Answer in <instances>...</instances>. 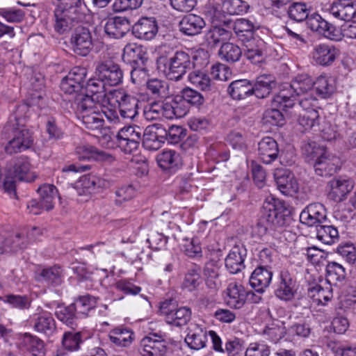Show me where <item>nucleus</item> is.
<instances>
[{
	"label": "nucleus",
	"instance_id": "obj_30",
	"mask_svg": "<svg viewBox=\"0 0 356 356\" xmlns=\"http://www.w3.org/2000/svg\"><path fill=\"white\" fill-rule=\"evenodd\" d=\"M188 333L185 337V342L188 346L193 350H200L206 346L207 341V332L197 324H191L187 329Z\"/></svg>",
	"mask_w": 356,
	"mask_h": 356
},
{
	"label": "nucleus",
	"instance_id": "obj_24",
	"mask_svg": "<svg viewBox=\"0 0 356 356\" xmlns=\"http://www.w3.org/2000/svg\"><path fill=\"white\" fill-rule=\"evenodd\" d=\"M313 86L314 81L307 74H301L295 76L291 82L284 86L282 90L289 91V95L293 96L294 103L296 104L295 95L314 91Z\"/></svg>",
	"mask_w": 356,
	"mask_h": 356
},
{
	"label": "nucleus",
	"instance_id": "obj_45",
	"mask_svg": "<svg viewBox=\"0 0 356 356\" xmlns=\"http://www.w3.org/2000/svg\"><path fill=\"white\" fill-rule=\"evenodd\" d=\"M302 151L306 161L312 165L327 152L324 147L318 145L316 142H308L304 144Z\"/></svg>",
	"mask_w": 356,
	"mask_h": 356
},
{
	"label": "nucleus",
	"instance_id": "obj_49",
	"mask_svg": "<svg viewBox=\"0 0 356 356\" xmlns=\"http://www.w3.org/2000/svg\"><path fill=\"white\" fill-rule=\"evenodd\" d=\"M189 82L203 91L212 90L213 84L209 75L204 72L195 70L191 72L188 76Z\"/></svg>",
	"mask_w": 356,
	"mask_h": 356
},
{
	"label": "nucleus",
	"instance_id": "obj_55",
	"mask_svg": "<svg viewBox=\"0 0 356 356\" xmlns=\"http://www.w3.org/2000/svg\"><path fill=\"white\" fill-rule=\"evenodd\" d=\"M319 114L317 110L303 111L300 113L297 120L298 124L302 127V131H307L312 129L314 126L318 124Z\"/></svg>",
	"mask_w": 356,
	"mask_h": 356
},
{
	"label": "nucleus",
	"instance_id": "obj_25",
	"mask_svg": "<svg viewBox=\"0 0 356 356\" xmlns=\"http://www.w3.org/2000/svg\"><path fill=\"white\" fill-rule=\"evenodd\" d=\"M19 347L29 356H45L47 352L44 342L29 333H25L20 339Z\"/></svg>",
	"mask_w": 356,
	"mask_h": 356
},
{
	"label": "nucleus",
	"instance_id": "obj_41",
	"mask_svg": "<svg viewBox=\"0 0 356 356\" xmlns=\"http://www.w3.org/2000/svg\"><path fill=\"white\" fill-rule=\"evenodd\" d=\"M76 312V306L71 304L67 307H58L55 315L60 321L74 330L78 326Z\"/></svg>",
	"mask_w": 356,
	"mask_h": 356
},
{
	"label": "nucleus",
	"instance_id": "obj_23",
	"mask_svg": "<svg viewBox=\"0 0 356 356\" xmlns=\"http://www.w3.org/2000/svg\"><path fill=\"white\" fill-rule=\"evenodd\" d=\"M58 13H62L60 16L63 18H71V21L78 22L82 17L81 1V0H58V3L54 10V15H58Z\"/></svg>",
	"mask_w": 356,
	"mask_h": 356
},
{
	"label": "nucleus",
	"instance_id": "obj_56",
	"mask_svg": "<svg viewBox=\"0 0 356 356\" xmlns=\"http://www.w3.org/2000/svg\"><path fill=\"white\" fill-rule=\"evenodd\" d=\"M232 37V32L225 28L215 26L211 29L207 34V39L209 43L216 45L220 42H226Z\"/></svg>",
	"mask_w": 356,
	"mask_h": 356
},
{
	"label": "nucleus",
	"instance_id": "obj_53",
	"mask_svg": "<svg viewBox=\"0 0 356 356\" xmlns=\"http://www.w3.org/2000/svg\"><path fill=\"white\" fill-rule=\"evenodd\" d=\"M71 186L77 191L79 195L90 193L97 187L96 176L84 175Z\"/></svg>",
	"mask_w": 356,
	"mask_h": 356
},
{
	"label": "nucleus",
	"instance_id": "obj_15",
	"mask_svg": "<svg viewBox=\"0 0 356 356\" xmlns=\"http://www.w3.org/2000/svg\"><path fill=\"white\" fill-rule=\"evenodd\" d=\"M326 220V209L321 203L305 207L300 215V221L309 227L321 225Z\"/></svg>",
	"mask_w": 356,
	"mask_h": 356
},
{
	"label": "nucleus",
	"instance_id": "obj_47",
	"mask_svg": "<svg viewBox=\"0 0 356 356\" xmlns=\"http://www.w3.org/2000/svg\"><path fill=\"white\" fill-rule=\"evenodd\" d=\"M316 237L325 244L331 245L339 240V232L332 225H317Z\"/></svg>",
	"mask_w": 356,
	"mask_h": 356
},
{
	"label": "nucleus",
	"instance_id": "obj_20",
	"mask_svg": "<svg viewBox=\"0 0 356 356\" xmlns=\"http://www.w3.org/2000/svg\"><path fill=\"white\" fill-rule=\"evenodd\" d=\"M316 175L321 177H330L340 169L339 157L326 152L313 165Z\"/></svg>",
	"mask_w": 356,
	"mask_h": 356
},
{
	"label": "nucleus",
	"instance_id": "obj_32",
	"mask_svg": "<svg viewBox=\"0 0 356 356\" xmlns=\"http://www.w3.org/2000/svg\"><path fill=\"white\" fill-rule=\"evenodd\" d=\"M33 328L46 335H51L56 330V321L50 312L42 311L34 315L33 318Z\"/></svg>",
	"mask_w": 356,
	"mask_h": 356
},
{
	"label": "nucleus",
	"instance_id": "obj_34",
	"mask_svg": "<svg viewBox=\"0 0 356 356\" xmlns=\"http://www.w3.org/2000/svg\"><path fill=\"white\" fill-rule=\"evenodd\" d=\"M253 83L248 79L232 81L227 88V93L233 99L241 100L253 95Z\"/></svg>",
	"mask_w": 356,
	"mask_h": 356
},
{
	"label": "nucleus",
	"instance_id": "obj_52",
	"mask_svg": "<svg viewBox=\"0 0 356 356\" xmlns=\"http://www.w3.org/2000/svg\"><path fill=\"white\" fill-rule=\"evenodd\" d=\"M316 93L323 98L329 97L335 90L334 81L325 76H320L314 82Z\"/></svg>",
	"mask_w": 356,
	"mask_h": 356
},
{
	"label": "nucleus",
	"instance_id": "obj_42",
	"mask_svg": "<svg viewBox=\"0 0 356 356\" xmlns=\"http://www.w3.org/2000/svg\"><path fill=\"white\" fill-rule=\"evenodd\" d=\"M38 276L39 281L51 286H58L63 281L62 270L57 266L42 269Z\"/></svg>",
	"mask_w": 356,
	"mask_h": 356
},
{
	"label": "nucleus",
	"instance_id": "obj_9",
	"mask_svg": "<svg viewBox=\"0 0 356 356\" xmlns=\"http://www.w3.org/2000/svg\"><path fill=\"white\" fill-rule=\"evenodd\" d=\"M298 288L296 278L287 270H281L275 284V296L282 300L290 301L295 298Z\"/></svg>",
	"mask_w": 356,
	"mask_h": 356
},
{
	"label": "nucleus",
	"instance_id": "obj_26",
	"mask_svg": "<svg viewBox=\"0 0 356 356\" xmlns=\"http://www.w3.org/2000/svg\"><path fill=\"white\" fill-rule=\"evenodd\" d=\"M330 191V197L336 202H341L346 196L353 190V182L351 179L345 177H337L329 182Z\"/></svg>",
	"mask_w": 356,
	"mask_h": 356
},
{
	"label": "nucleus",
	"instance_id": "obj_8",
	"mask_svg": "<svg viewBox=\"0 0 356 356\" xmlns=\"http://www.w3.org/2000/svg\"><path fill=\"white\" fill-rule=\"evenodd\" d=\"M295 106L293 96L289 95V91L280 90V91L273 96L271 99V107L270 111H266V118H271L272 124H278L282 120L281 110L287 111L288 109Z\"/></svg>",
	"mask_w": 356,
	"mask_h": 356
},
{
	"label": "nucleus",
	"instance_id": "obj_31",
	"mask_svg": "<svg viewBox=\"0 0 356 356\" xmlns=\"http://www.w3.org/2000/svg\"><path fill=\"white\" fill-rule=\"evenodd\" d=\"M129 21L126 17H115L107 21L104 26V32L111 38L120 39L129 31Z\"/></svg>",
	"mask_w": 356,
	"mask_h": 356
},
{
	"label": "nucleus",
	"instance_id": "obj_5",
	"mask_svg": "<svg viewBox=\"0 0 356 356\" xmlns=\"http://www.w3.org/2000/svg\"><path fill=\"white\" fill-rule=\"evenodd\" d=\"M160 315L164 316L165 322L175 327H182L190 321L191 309L188 307H177L176 302L172 299L165 300L161 302Z\"/></svg>",
	"mask_w": 356,
	"mask_h": 356
},
{
	"label": "nucleus",
	"instance_id": "obj_43",
	"mask_svg": "<svg viewBox=\"0 0 356 356\" xmlns=\"http://www.w3.org/2000/svg\"><path fill=\"white\" fill-rule=\"evenodd\" d=\"M218 56L222 60L234 63L239 60L242 51L238 45L232 42H224L218 51Z\"/></svg>",
	"mask_w": 356,
	"mask_h": 356
},
{
	"label": "nucleus",
	"instance_id": "obj_61",
	"mask_svg": "<svg viewBox=\"0 0 356 356\" xmlns=\"http://www.w3.org/2000/svg\"><path fill=\"white\" fill-rule=\"evenodd\" d=\"M296 96V101H298V105L304 111L310 110H316L318 106V99L314 95V91L298 95Z\"/></svg>",
	"mask_w": 356,
	"mask_h": 356
},
{
	"label": "nucleus",
	"instance_id": "obj_13",
	"mask_svg": "<svg viewBox=\"0 0 356 356\" xmlns=\"http://www.w3.org/2000/svg\"><path fill=\"white\" fill-rule=\"evenodd\" d=\"M159 30L158 23L154 17H143L132 26V33L140 40L154 39Z\"/></svg>",
	"mask_w": 356,
	"mask_h": 356
},
{
	"label": "nucleus",
	"instance_id": "obj_48",
	"mask_svg": "<svg viewBox=\"0 0 356 356\" xmlns=\"http://www.w3.org/2000/svg\"><path fill=\"white\" fill-rule=\"evenodd\" d=\"M133 334L129 329L116 327L111 331L109 339L116 346L126 347L131 343Z\"/></svg>",
	"mask_w": 356,
	"mask_h": 356
},
{
	"label": "nucleus",
	"instance_id": "obj_57",
	"mask_svg": "<svg viewBox=\"0 0 356 356\" xmlns=\"http://www.w3.org/2000/svg\"><path fill=\"white\" fill-rule=\"evenodd\" d=\"M250 6L243 0H226L222 3L223 11L231 15L247 13Z\"/></svg>",
	"mask_w": 356,
	"mask_h": 356
},
{
	"label": "nucleus",
	"instance_id": "obj_60",
	"mask_svg": "<svg viewBox=\"0 0 356 356\" xmlns=\"http://www.w3.org/2000/svg\"><path fill=\"white\" fill-rule=\"evenodd\" d=\"M225 347V352L229 356H241L245 350V341L238 337H232L227 340Z\"/></svg>",
	"mask_w": 356,
	"mask_h": 356
},
{
	"label": "nucleus",
	"instance_id": "obj_18",
	"mask_svg": "<svg viewBox=\"0 0 356 356\" xmlns=\"http://www.w3.org/2000/svg\"><path fill=\"white\" fill-rule=\"evenodd\" d=\"M161 335L153 334L141 341L140 353L143 356H163L166 352V346Z\"/></svg>",
	"mask_w": 356,
	"mask_h": 356
},
{
	"label": "nucleus",
	"instance_id": "obj_36",
	"mask_svg": "<svg viewBox=\"0 0 356 356\" xmlns=\"http://www.w3.org/2000/svg\"><path fill=\"white\" fill-rule=\"evenodd\" d=\"M122 59L132 66L145 65L147 61V53L140 45L128 44L124 48Z\"/></svg>",
	"mask_w": 356,
	"mask_h": 356
},
{
	"label": "nucleus",
	"instance_id": "obj_11",
	"mask_svg": "<svg viewBox=\"0 0 356 356\" xmlns=\"http://www.w3.org/2000/svg\"><path fill=\"white\" fill-rule=\"evenodd\" d=\"M8 174L19 181L26 182H32L36 177L30 171V163L26 156L13 158L8 164Z\"/></svg>",
	"mask_w": 356,
	"mask_h": 356
},
{
	"label": "nucleus",
	"instance_id": "obj_50",
	"mask_svg": "<svg viewBox=\"0 0 356 356\" xmlns=\"http://www.w3.org/2000/svg\"><path fill=\"white\" fill-rule=\"evenodd\" d=\"M83 343L81 332H65L62 337V345L68 351H77Z\"/></svg>",
	"mask_w": 356,
	"mask_h": 356
},
{
	"label": "nucleus",
	"instance_id": "obj_12",
	"mask_svg": "<svg viewBox=\"0 0 356 356\" xmlns=\"http://www.w3.org/2000/svg\"><path fill=\"white\" fill-rule=\"evenodd\" d=\"M118 102L120 116L125 119H133L138 114L139 100L122 90H114Z\"/></svg>",
	"mask_w": 356,
	"mask_h": 356
},
{
	"label": "nucleus",
	"instance_id": "obj_10",
	"mask_svg": "<svg viewBox=\"0 0 356 356\" xmlns=\"http://www.w3.org/2000/svg\"><path fill=\"white\" fill-rule=\"evenodd\" d=\"M95 75L107 86H117L122 83L123 72L119 65L112 62H102L97 65Z\"/></svg>",
	"mask_w": 356,
	"mask_h": 356
},
{
	"label": "nucleus",
	"instance_id": "obj_64",
	"mask_svg": "<svg viewBox=\"0 0 356 356\" xmlns=\"http://www.w3.org/2000/svg\"><path fill=\"white\" fill-rule=\"evenodd\" d=\"M115 204L118 206L131 200L136 195V188L133 184L123 186L116 190Z\"/></svg>",
	"mask_w": 356,
	"mask_h": 356
},
{
	"label": "nucleus",
	"instance_id": "obj_1",
	"mask_svg": "<svg viewBox=\"0 0 356 356\" xmlns=\"http://www.w3.org/2000/svg\"><path fill=\"white\" fill-rule=\"evenodd\" d=\"M158 70L169 80L179 81L194 67L191 56L184 51H168L159 56L156 60Z\"/></svg>",
	"mask_w": 356,
	"mask_h": 356
},
{
	"label": "nucleus",
	"instance_id": "obj_35",
	"mask_svg": "<svg viewBox=\"0 0 356 356\" xmlns=\"http://www.w3.org/2000/svg\"><path fill=\"white\" fill-rule=\"evenodd\" d=\"M227 295V305L235 309H241L247 300V291L242 285L235 282H232L228 285Z\"/></svg>",
	"mask_w": 356,
	"mask_h": 356
},
{
	"label": "nucleus",
	"instance_id": "obj_33",
	"mask_svg": "<svg viewBox=\"0 0 356 356\" xmlns=\"http://www.w3.org/2000/svg\"><path fill=\"white\" fill-rule=\"evenodd\" d=\"M76 153L79 160H94L98 161H113V157L104 151L99 150L95 147L89 145H81L76 147Z\"/></svg>",
	"mask_w": 356,
	"mask_h": 356
},
{
	"label": "nucleus",
	"instance_id": "obj_4",
	"mask_svg": "<svg viewBox=\"0 0 356 356\" xmlns=\"http://www.w3.org/2000/svg\"><path fill=\"white\" fill-rule=\"evenodd\" d=\"M289 214V211L284 202L269 197L263 203L260 218L270 226V228L280 232L286 223Z\"/></svg>",
	"mask_w": 356,
	"mask_h": 356
},
{
	"label": "nucleus",
	"instance_id": "obj_19",
	"mask_svg": "<svg viewBox=\"0 0 356 356\" xmlns=\"http://www.w3.org/2000/svg\"><path fill=\"white\" fill-rule=\"evenodd\" d=\"M278 154V144L272 137H264L258 143V158L264 163L270 164L273 163L277 158Z\"/></svg>",
	"mask_w": 356,
	"mask_h": 356
},
{
	"label": "nucleus",
	"instance_id": "obj_59",
	"mask_svg": "<svg viewBox=\"0 0 356 356\" xmlns=\"http://www.w3.org/2000/svg\"><path fill=\"white\" fill-rule=\"evenodd\" d=\"M155 127H147L143 134V145L149 150H157L163 144L154 133Z\"/></svg>",
	"mask_w": 356,
	"mask_h": 356
},
{
	"label": "nucleus",
	"instance_id": "obj_63",
	"mask_svg": "<svg viewBox=\"0 0 356 356\" xmlns=\"http://www.w3.org/2000/svg\"><path fill=\"white\" fill-rule=\"evenodd\" d=\"M97 300L98 298L87 294L79 297L72 304L76 306V310L79 309L81 313L85 314L97 306Z\"/></svg>",
	"mask_w": 356,
	"mask_h": 356
},
{
	"label": "nucleus",
	"instance_id": "obj_28",
	"mask_svg": "<svg viewBox=\"0 0 356 356\" xmlns=\"http://www.w3.org/2000/svg\"><path fill=\"white\" fill-rule=\"evenodd\" d=\"M159 166L163 170L175 172L182 165L180 154L172 149H164L156 156Z\"/></svg>",
	"mask_w": 356,
	"mask_h": 356
},
{
	"label": "nucleus",
	"instance_id": "obj_2",
	"mask_svg": "<svg viewBox=\"0 0 356 356\" xmlns=\"http://www.w3.org/2000/svg\"><path fill=\"white\" fill-rule=\"evenodd\" d=\"M77 118L81 120L86 128L90 130L101 129L104 124L100 108L101 105L95 102L92 96L79 94L73 102Z\"/></svg>",
	"mask_w": 356,
	"mask_h": 356
},
{
	"label": "nucleus",
	"instance_id": "obj_29",
	"mask_svg": "<svg viewBox=\"0 0 356 356\" xmlns=\"http://www.w3.org/2000/svg\"><path fill=\"white\" fill-rule=\"evenodd\" d=\"M205 25L203 18L195 14L185 15L179 24L180 31L188 36L200 34Z\"/></svg>",
	"mask_w": 356,
	"mask_h": 356
},
{
	"label": "nucleus",
	"instance_id": "obj_16",
	"mask_svg": "<svg viewBox=\"0 0 356 356\" xmlns=\"http://www.w3.org/2000/svg\"><path fill=\"white\" fill-rule=\"evenodd\" d=\"M340 51L334 45L319 44L314 47L312 58L314 62L321 66H330L339 56Z\"/></svg>",
	"mask_w": 356,
	"mask_h": 356
},
{
	"label": "nucleus",
	"instance_id": "obj_40",
	"mask_svg": "<svg viewBox=\"0 0 356 356\" xmlns=\"http://www.w3.org/2000/svg\"><path fill=\"white\" fill-rule=\"evenodd\" d=\"M200 266L193 264L187 270L182 282V287L188 291L197 290L202 284Z\"/></svg>",
	"mask_w": 356,
	"mask_h": 356
},
{
	"label": "nucleus",
	"instance_id": "obj_3",
	"mask_svg": "<svg viewBox=\"0 0 356 356\" xmlns=\"http://www.w3.org/2000/svg\"><path fill=\"white\" fill-rule=\"evenodd\" d=\"M22 119L16 114L10 116L8 122L3 128L6 133H10L13 138L6 147V151L8 154H13L29 149L33 144V138L32 133L24 128L21 124Z\"/></svg>",
	"mask_w": 356,
	"mask_h": 356
},
{
	"label": "nucleus",
	"instance_id": "obj_54",
	"mask_svg": "<svg viewBox=\"0 0 356 356\" xmlns=\"http://www.w3.org/2000/svg\"><path fill=\"white\" fill-rule=\"evenodd\" d=\"M286 13L291 19L300 22L308 17L309 9L305 3L293 2L289 6Z\"/></svg>",
	"mask_w": 356,
	"mask_h": 356
},
{
	"label": "nucleus",
	"instance_id": "obj_51",
	"mask_svg": "<svg viewBox=\"0 0 356 356\" xmlns=\"http://www.w3.org/2000/svg\"><path fill=\"white\" fill-rule=\"evenodd\" d=\"M165 102H154L147 105L143 109L144 118L149 121L165 118L167 119Z\"/></svg>",
	"mask_w": 356,
	"mask_h": 356
},
{
	"label": "nucleus",
	"instance_id": "obj_39",
	"mask_svg": "<svg viewBox=\"0 0 356 356\" xmlns=\"http://www.w3.org/2000/svg\"><path fill=\"white\" fill-rule=\"evenodd\" d=\"M325 270V280L328 284L340 285L345 282L346 272L345 268L341 264L335 261H328Z\"/></svg>",
	"mask_w": 356,
	"mask_h": 356
},
{
	"label": "nucleus",
	"instance_id": "obj_38",
	"mask_svg": "<svg viewBox=\"0 0 356 356\" xmlns=\"http://www.w3.org/2000/svg\"><path fill=\"white\" fill-rule=\"evenodd\" d=\"M257 28L254 22L245 18L237 19L232 26L235 34L243 42L254 38V33Z\"/></svg>",
	"mask_w": 356,
	"mask_h": 356
},
{
	"label": "nucleus",
	"instance_id": "obj_37",
	"mask_svg": "<svg viewBox=\"0 0 356 356\" xmlns=\"http://www.w3.org/2000/svg\"><path fill=\"white\" fill-rule=\"evenodd\" d=\"M276 85L275 79L273 75H260L257 77L255 83L253 84L252 93L257 98H265L270 95Z\"/></svg>",
	"mask_w": 356,
	"mask_h": 356
},
{
	"label": "nucleus",
	"instance_id": "obj_62",
	"mask_svg": "<svg viewBox=\"0 0 356 356\" xmlns=\"http://www.w3.org/2000/svg\"><path fill=\"white\" fill-rule=\"evenodd\" d=\"M222 6L218 3L215 0H209L204 6L202 12L204 15L212 22L218 21L222 17Z\"/></svg>",
	"mask_w": 356,
	"mask_h": 356
},
{
	"label": "nucleus",
	"instance_id": "obj_7",
	"mask_svg": "<svg viewBox=\"0 0 356 356\" xmlns=\"http://www.w3.org/2000/svg\"><path fill=\"white\" fill-rule=\"evenodd\" d=\"M72 51L81 56H86L93 49V37L88 27L79 26L72 32L70 38Z\"/></svg>",
	"mask_w": 356,
	"mask_h": 356
},
{
	"label": "nucleus",
	"instance_id": "obj_27",
	"mask_svg": "<svg viewBox=\"0 0 356 356\" xmlns=\"http://www.w3.org/2000/svg\"><path fill=\"white\" fill-rule=\"evenodd\" d=\"M246 249L243 246L235 245L225 259V266L232 274L241 271L244 268Z\"/></svg>",
	"mask_w": 356,
	"mask_h": 356
},
{
	"label": "nucleus",
	"instance_id": "obj_14",
	"mask_svg": "<svg viewBox=\"0 0 356 356\" xmlns=\"http://www.w3.org/2000/svg\"><path fill=\"white\" fill-rule=\"evenodd\" d=\"M274 177L278 189L284 195H293L298 193L299 186L294 175L284 168L276 169Z\"/></svg>",
	"mask_w": 356,
	"mask_h": 356
},
{
	"label": "nucleus",
	"instance_id": "obj_58",
	"mask_svg": "<svg viewBox=\"0 0 356 356\" xmlns=\"http://www.w3.org/2000/svg\"><path fill=\"white\" fill-rule=\"evenodd\" d=\"M179 99L184 100L186 104L195 106H200L204 102V98L200 92L190 88H184L181 91Z\"/></svg>",
	"mask_w": 356,
	"mask_h": 356
},
{
	"label": "nucleus",
	"instance_id": "obj_46",
	"mask_svg": "<svg viewBox=\"0 0 356 356\" xmlns=\"http://www.w3.org/2000/svg\"><path fill=\"white\" fill-rule=\"evenodd\" d=\"M270 227L266 222L263 221L259 218L257 223L252 228V236L266 243H270V240L275 237L277 232L275 229L270 228Z\"/></svg>",
	"mask_w": 356,
	"mask_h": 356
},
{
	"label": "nucleus",
	"instance_id": "obj_21",
	"mask_svg": "<svg viewBox=\"0 0 356 356\" xmlns=\"http://www.w3.org/2000/svg\"><path fill=\"white\" fill-rule=\"evenodd\" d=\"M273 277V271L270 267L259 266L252 273L249 282L256 292L262 293L270 285Z\"/></svg>",
	"mask_w": 356,
	"mask_h": 356
},
{
	"label": "nucleus",
	"instance_id": "obj_17",
	"mask_svg": "<svg viewBox=\"0 0 356 356\" xmlns=\"http://www.w3.org/2000/svg\"><path fill=\"white\" fill-rule=\"evenodd\" d=\"M244 56L253 64H259L265 59L266 43L259 37H254L245 42Z\"/></svg>",
	"mask_w": 356,
	"mask_h": 356
},
{
	"label": "nucleus",
	"instance_id": "obj_44",
	"mask_svg": "<svg viewBox=\"0 0 356 356\" xmlns=\"http://www.w3.org/2000/svg\"><path fill=\"white\" fill-rule=\"evenodd\" d=\"M179 97L180 96H177L170 102H165L167 119L181 118L188 113L189 111L188 106L184 100L179 99Z\"/></svg>",
	"mask_w": 356,
	"mask_h": 356
},
{
	"label": "nucleus",
	"instance_id": "obj_6",
	"mask_svg": "<svg viewBox=\"0 0 356 356\" xmlns=\"http://www.w3.org/2000/svg\"><path fill=\"white\" fill-rule=\"evenodd\" d=\"M40 200H31L27 203L29 213L38 215L43 211H50L54 207V200L58 195V190L52 184H43L37 190Z\"/></svg>",
	"mask_w": 356,
	"mask_h": 356
},
{
	"label": "nucleus",
	"instance_id": "obj_22",
	"mask_svg": "<svg viewBox=\"0 0 356 356\" xmlns=\"http://www.w3.org/2000/svg\"><path fill=\"white\" fill-rule=\"evenodd\" d=\"M330 13L335 18L350 21L356 17V1L353 0H337L329 8Z\"/></svg>",
	"mask_w": 356,
	"mask_h": 356
}]
</instances>
